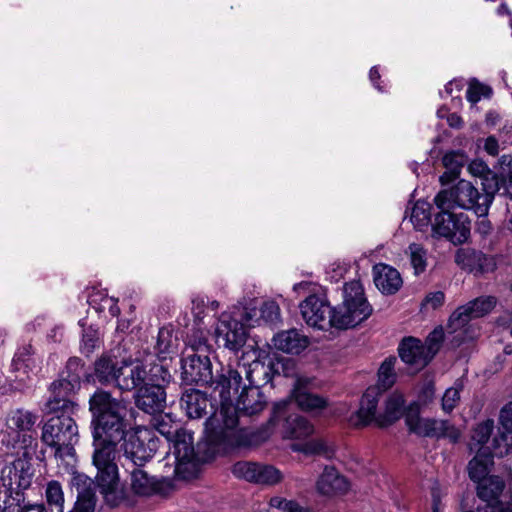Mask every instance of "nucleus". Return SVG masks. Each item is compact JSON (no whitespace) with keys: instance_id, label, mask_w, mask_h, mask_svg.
<instances>
[{"instance_id":"20e7f679","label":"nucleus","mask_w":512,"mask_h":512,"mask_svg":"<svg viewBox=\"0 0 512 512\" xmlns=\"http://www.w3.org/2000/svg\"><path fill=\"white\" fill-rule=\"evenodd\" d=\"M483 193L469 181L461 179L450 189L441 190L434 198L438 209L459 207L465 210H472L477 216L488 215L489 208L495 198L490 189H494V183L486 180Z\"/></svg>"},{"instance_id":"603ef678","label":"nucleus","mask_w":512,"mask_h":512,"mask_svg":"<svg viewBox=\"0 0 512 512\" xmlns=\"http://www.w3.org/2000/svg\"><path fill=\"white\" fill-rule=\"evenodd\" d=\"M46 501L49 505H54L58 511L63 509L64 494L61 484L58 481L52 480L48 482L45 491Z\"/></svg>"},{"instance_id":"423d86ee","label":"nucleus","mask_w":512,"mask_h":512,"mask_svg":"<svg viewBox=\"0 0 512 512\" xmlns=\"http://www.w3.org/2000/svg\"><path fill=\"white\" fill-rule=\"evenodd\" d=\"M372 312L373 308L365 296L363 285L359 280H353L344 284L343 302L334 307L330 321L332 327L346 330L367 320Z\"/></svg>"},{"instance_id":"f03ea898","label":"nucleus","mask_w":512,"mask_h":512,"mask_svg":"<svg viewBox=\"0 0 512 512\" xmlns=\"http://www.w3.org/2000/svg\"><path fill=\"white\" fill-rule=\"evenodd\" d=\"M209 418L205 421L204 438L196 448L193 445V434L181 428L170 438L169 453L175 458L174 475L177 479L188 480L195 476L197 465L213 460L218 454H226L232 450H218L216 444L210 441L212 430Z\"/></svg>"},{"instance_id":"393cba45","label":"nucleus","mask_w":512,"mask_h":512,"mask_svg":"<svg viewBox=\"0 0 512 512\" xmlns=\"http://www.w3.org/2000/svg\"><path fill=\"white\" fill-rule=\"evenodd\" d=\"M498 434L493 438L492 448L497 457L512 453V402L506 404L500 411Z\"/></svg>"},{"instance_id":"9d476101","label":"nucleus","mask_w":512,"mask_h":512,"mask_svg":"<svg viewBox=\"0 0 512 512\" xmlns=\"http://www.w3.org/2000/svg\"><path fill=\"white\" fill-rule=\"evenodd\" d=\"M242 381L241 373L230 367H222L214 374V379L211 381L209 387L219 392L220 410L217 415L220 421L222 418H226L228 423H234V419L231 417V415L234 416L235 414L233 399L238 395L239 389L243 387Z\"/></svg>"},{"instance_id":"f8f14e48","label":"nucleus","mask_w":512,"mask_h":512,"mask_svg":"<svg viewBox=\"0 0 512 512\" xmlns=\"http://www.w3.org/2000/svg\"><path fill=\"white\" fill-rule=\"evenodd\" d=\"M146 463L126 462L125 472L129 475L131 491L137 496L160 495L167 497L174 491L175 485L171 478L157 479L143 467Z\"/></svg>"},{"instance_id":"a18cd8bd","label":"nucleus","mask_w":512,"mask_h":512,"mask_svg":"<svg viewBox=\"0 0 512 512\" xmlns=\"http://www.w3.org/2000/svg\"><path fill=\"white\" fill-rule=\"evenodd\" d=\"M187 345L192 353L209 354L210 346L208 345V332L202 328H193L191 333L187 335Z\"/></svg>"},{"instance_id":"09e8293b","label":"nucleus","mask_w":512,"mask_h":512,"mask_svg":"<svg viewBox=\"0 0 512 512\" xmlns=\"http://www.w3.org/2000/svg\"><path fill=\"white\" fill-rule=\"evenodd\" d=\"M37 416L27 410L17 409L9 419L11 426L20 431H29L35 425Z\"/></svg>"},{"instance_id":"37998d69","label":"nucleus","mask_w":512,"mask_h":512,"mask_svg":"<svg viewBox=\"0 0 512 512\" xmlns=\"http://www.w3.org/2000/svg\"><path fill=\"white\" fill-rule=\"evenodd\" d=\"M292 449L306 455H322L330 458L333 450L322 439H310L303 443L292 445Z\"/></svg>"},{"instance_id":"7ed1b4c3","label":"nucleus","mask_w":512,"mask_h":512,"mask_svg":"<svg viewBox=\"0 0 512 512\" xmlns=\"http://www.w3.org/2000/svg\"><path fill=\"white\" fill-rule=\"evenodd\" d=\"M117 451L94 449L93 465L97 473L93 489L97 488L103 502L110 508H117L129 501V494L120 481L119 469L115 462Z\"/></svg>"},{"instance_id":"4be33fe9","label":"nucleus","mask_w":512,"mask_h":512,"mask_svg":"<svg viewBox=\"0 0 512 512\" xmlns=\"http://www.w3.org/2000/svg\"><path fill=\"white\" fill-rule=\"evenodd\" d=\"M247 328L239 320L223 314L216 327V338L223 346L231 351H239L247 340Z\"/></svg>"},{"instance_id":"864d4df0","label":"nucleus","mask_w":512,"mask_h":512,"mask_svg":"<svg viewBox=\"0 0 512 512\" xmlns=\"http://www.w3.org/2000/svg\"><path fill=\"white\" fill-rule=\"evenodd\" d=\"M410 261L415 274L419 275L426 269V250L418 243L409 245Z\"/></svg>"},{"instance_id":"8fccbe9b","label":"nucleus","mask_w":512,"mask_h":512,"mask_svg":"<svg viewBox=\"0 0 512 512\" xmlns=\"http://www.w3.org/2000/svg\"><path fill=\"white\" fill-rule=\"evenodd\" d=\"M258 463L239 461L232 467V473L235 477L256 483Z\"/></svg>"},{"instance_id":"4d7b16f0","label":"nucleus","mask_w":512,"mask_h":512,"mask_svg":"<svg viewBox=\"0 0 512 512\" xmlns=\"http://www.w3.org/2000/svg\"><path fill=\"white\" fill-rule=\"evenodd\" d=\"M430 206L425 202H417L412 208L411 221L415 226L422 227L430 221Z\"/></svg>"},{"instance_id":"4c0bfd02","label":"nucleus","mask_w":512,"mask_h":512,"mask_svg":"<svg viewBox=\"0 0 512 512\" xmlns=\"http://www.w3.org/2000/svg\"><path fill=\"white\" fill-rule=\"evenodd\" d=\"M246 379L249 386H257L260 389L267 385L274 377V364L271 360L267 364L254 360L248 368L244 367Z\"/></svg>"},{"instance_id":"5fc2aeb1","label":"nucleus","mask_w":512,"mask_h":512,"mask_svg":"<svg viewBox=\"0 0 512 512\" xmlns=\"http://www.w3.org/2000/svg\"><path fill=\"white\" fill-rule=\"evenodd\" d=\"M257 484L273 485L281 480V472L271 465H263L258 463Z\"/></svg>"},{"instance_id":"c03bdc74","label":"nucleus","mask_w":512,"mask_h":512,"mask_svg":"<svg viewBox=\"0 0 512 512\" xmlns=\"http://www.w3.org/2000/svg\"><path fill=\"white\" fill-rule=\"evenodd\" d=\"M33 355L34 350L31 344H25L19 347L12 360L13 369L27 373L35 365Z\"/></svg>"},{"instance_id":"f704fd0d","label":"nucleus","mask_w":512,"mask_h":512,"mask_svg":"<svg viewBox=\"0 0 512 512\" xmlns=\"http://www.w3.org/2000/svg\"><path fill=\"white\" fill-rule=\"evenodd\" d=\"M398 353L403 362L410 365L424 367L428 365L424 345L415 337H405L400 342Z\"/></svg>"},{"instance_id":"39448f33","label":"nucleus","mask_w":512,"mask_h":512,"mask_svg":"<svg viewBox=\"0 0 512 512\" xmlns=\"http://www.w3.org/2000/svg\"><path fill=\"white\" fill-rule=\"evenodd\" d=\"M34 474L33 464L26 457H19L2 468V512L20 511L19 505L25 502V491L31 487Z\"/></svg>"},{"instance_id":"680f3d73","label":"nucleus","mask_w":512,"mask_h":512,"mask_svg":"<svg viewBox=\"0 0 512 512\" xmlns=\"http://www.w3.org/2000/svg\"><path fill=\"white\" fill-rule=\"evenodd\" d=\"M445 300V295L442 291H435L429 293L423 300V305H430L433 309L440 307Z\"/></svg>"},{"instance_id":"a878e982","label":"nucleus","mask_w":512,"mask_h":512,"mask_svg":"<svg viewBox=\"0 0 512 512\" xmlns=\"http://www.w3.org/2000/svg\"><path fill=\"white\" fill-rule=\"evenodd\" d=\"M89 411L92 414V420L100 419L107 415H113L126 412V406L123 401L112 397L111 393L103 389H97L89 399Z\"/></svg>"},{"instance_id":"c756f323","label":"nucleus","mask_w":512,"mask_h":512,"mask_svg":"<svg viewBox=\"0 0 512 512\" xmlns=\"http://www.w3.org/2000/svg\"><path fill=\"white\" fill-rule=\"evenodd\" d=\"M373 279L376 287L385 295L395 294L403 283L398 270L387 264L374 266Z\"/></svg>"},{"instance_id":"473e14b6","label":"nucleus","mask_w":512,"mask_h":512,"mask_svg":"<svg viewBox=\"0 0 512 512\" xmlns=\"http://www.w3.org/2000/svg\"><path fill=\"white\" fill-rule=\"evenodd\" d=\"M404 403L405 401L402 394L397 392L392 393L385 402L384 413L379 415L375 413L373 418L366 425L370 424L372 421H375L380 427H387L393 424L402 416L405 417L407 408L404 409Z\"/></svg>"},{"instance_id":"5701e85b","label":"nucleus","mask_w":512,"mask_h":512,"mask_svg":"<svg viewBox=\"0 0 512 512\" xmlns=\"http://www.w3.org/2000/svg\"><path fill=\"white\" fill-rule=\"evenodd\" d=\"M300 311L303 319L309 326L318 329L332 327L330 316L334 314V307H330L327 300L315 294L309 295L301 304Z\"/></svg>"},{"instance_id":"a211bd4d","label":"nucleus","mask_w":512,"mask_h":512,"mask_svg":"<svg viewBox=\"0 0 512 512\" xmlns=\"http://www.w3.org/2000/svg\"><path fill=\"white\" fill-rule=\"evenodd\" d=\"M48 395L42 406L46 415L74 414L78 410V403L74 400L77 394L58 380H53L48 388Z\"/></svg>"},{"instance_id":"69168bd1","label":"nucleus","mask_w":512,"mask_h":512,"mask_svg":"<svg viewBox=\"0 0 512 512\" xmlns=\"http://www.w3.org/2000/svg\"><path fill=\"white\" fill-rule=\"evenodd\" d=\"M483 86H470L466 91V98L470 103H477L481 99Z\"/></svg>"},{"instance_id":"4468645a","label":"nucleus","mask_w":512,"mask_h":512,"mask_svg":"<svg viewBox=\"0 0 512 512\" xmlns=\"http://www.w3.org/2000/svg\"><path fill=\"white\" fill-rule=\"evenodd\" d=\"M159 439L154 429L136 427L124 439L123 450L127 462L147 463L158 450Z\"/></svg>"},{"instance_id":"2eb2a0df","label":"nucleus","mask_w":512,"mask_h":512,"mask_svg":"<svg viewBox=\"0 0 512 512\" xmlns=\"http://www.w3.org/2000/svg\"><path fill=\"white\" fill-rule=\"evenodd\" d=\"M291 402L282 400L273 405L269 422L278 425L282 422V433L284 438L304 439L312 435L313 425L303 416L290 413Z\"/></svg>"},{"instance_id":"bf43d9fd","label":"nucleus","mask_w":512,"mask_h":512,"mask_svg":"<svg viewBox=\"0 0 512 512\" xmlns=\"http://www.w3.org/2000/svg\"><path fill=\"white\" fill-rule=\"evenodd\" d=\"M459 399H460L459 389L455 388V387L448 388L445 391L443 398H442V409L445 412H451L455 408Z\"/></svg>"},{"instance_id":"ea45409f","label":"nucleus","mask_w":512,"mask_h":512,"mask_svg":"<svg viewBox=\"0 0 512 512\" xmlns=\"http://www.w3.org/2000/svg\"><path fill=\"white\" fill-rule=\"evenodd\" d=\"M442 162L446 171L440 176V182L442 185H448L459 177L467 162V156L462 151H450L443 156Z\"/></svg>"},{"instance_id":"dca6fc26","label":"nucleus","mask_w":512,"mask_h":512,"mask_svg":"<svg viewBox=\"0 0 512 512\" xmlns=\"http://www.w3.org/2000/svg\"><path fill=\"white\" fill-rule=\"evenodd\" d=\"M451 209H439L435 215L433 230L453 244H463L470 236V220L465 213L455 214Z\"/></svg>"},{"instance_id":"774afa93","label":"nucleus","mask_w":512,"mask_h":512,"mask_svg":"<svg viewBox=\"0 0 512 512\" xmlns=\"http://www.w3.org/2000/svg\"><path fill=\"white\" fill-rule=\"evenodd\" d=\"M19 512H47L44 504H23L19 505Z\"/></svg>"},{"instance_id":"7c9ffc66","label":"nucleus","mask_w":512,"mask_h":512,"mask_svg":"<svg viewBox=\"0 0 512 512\" xmlns=\"http://www.w3.org/2000/svg\"><path fill=\"white\" fill-rule=\"evenodd\" d=\"M495 451L488 447H480L476 455L468 463L469 478L479 484L487 479L491 467L494 464Z\"/></svg>"},{"instance_id":"ddd939ff","label":"nucleus","mask_w":512,"mask_h":512,"mask_svg":"<svg viewBox=\"0 0 512 512\" xmlns=\"http://www.w3.org/2000/svg\"><path fill=\"white\" fill-rule=\"evenodd\" d=\"M126 412L91 420L93 444L95 449L117 451V445L125 439L128 432L125 423Z\"/></svg>"},{"instance_id":"f257e3e1","label":"nucleus","mask_w":512,"mask_h":512,"mask_svg":"<svg viewBox=\"0 0 512 512\" xmlns=\"http://www.w3.org/2000/svg\"><path fill=\"white\" fill-rule=\"evenodd\" d=\"M267 397L257 386L243 385L241 393L234 402V423H228L226 418H220L217 412L209 417V425L212 430L209 434L210 441L216 444L219 450H234L249 447L254 444V435L246 428L239 427L240 416H253L267 406Z\"/></svg>"},{"instance_id":"e433bc0d","label":"nucleus","mask_w":512,"mask_h":512,"mask_svg":"<svg viewBox=\"0 0 512 512\" xmlns=\"http://www.w3.org/2000/svg\"><path fill=\"white\" fill-rule=\"evenodd\" d=\"M291 396L297 406L304 411L322 410L327 406V400L309 391V388L301 380H298L292 390Z\"/></svg>"},{"instance_id":"0e129e2a","label":"nucleus","mask_w":512,"mask_h":512,"mask_svg":"<svg viewBox=\"0 0 512 512\" xmlns=\"http://www.w3.org/2000/svg\"><path fill=\"white\" fill-rule=\"evenodd\" d=\"M269 504L273 508L288 512V509H291V505H293V500H287L281 497H272Z\"/></svg>"},{"instance_id":"052dcab7","label":"nucleus","mask_w":512,"mask_h":512,"mask_svg":"<svg viewBox=\"0 0 512 512\" xmlns=\"http://www.w3.org/2000/svg\"><path fill=\"white\" fill-rule=\"evenodd\" d=\"M260 311L266 322L276 323L280 318V308L275 302L264 303Z\"/></svg>"},{"instance_id":"c85d7f7f","label":"nucleus","mask_w":512,"mask_h":512,"mask_svg":"<svg viewBox=\"0 0 512 512\" xmlns=\"http://www.w3.org/2000/svg\"><path fill=\"white\" fill-rule=\"evenodd\" d=\"M92 375L85 369V363L79 357H70L64 368L59 372L56 380L63 383L75 392H79L82 379L91 382Z\"/></svg>"},{"instance_id":"79ce46f5","label":"nucleus","mask_w":512,"mask_h":512,"mask_svg":"<svg viewBox=\"0 0 512 512\" xmlns=\"http://www.w3.org/2000/svg\"><path fill=\"white\" fill-rule=\"evenodd\" d=\"M173 380V376L169 369L160 361L159 363H151L149 370H146L145 385H159L164 391Z\"/></svg>"},{"instance_id":"58836bf2","label":"nucleus","mask_w":512,"mask_h":512,"mask_svg":"<svg viewBox=\"0 0 512 512\" xmlns=\"http://www.w3.org/2000/svg\"><path fill=\"white\" fill-rule=\"evenodd\" d=\"M178 338L174 335L172 327L164 326L158 331L156 342L153 346V354L159 361L171 358L177 350Z\"/></svg>"},{"instance_id":"a19ab883","label":"nucleus","mask_w":512,"mask_h":512,"mask_svg":"<svg viewBox=\"0 0 512 512\" xmlns=\"http://www.w3.org/2000/svg\"><path fill=\"white\" fill-rule=\"evenodd\" d=\"M468 171L475 177H479L481 180V188L484 189V183H487L486 180H491L494 183V189L491 190V194L496 195L500 192L499 185L501 184V179L499 175L490 170L488 165L481 159H475L471 161L468 165Z\"/></svg>"},{"instance_id":"aec40b11","label":"nucleus","mask_w":512,"mask_h":512,"mask_svg":"<svg viewBox=\"0 0 512 512\" xmlns=\"http://www.w3.org/2000/svg\"><path fill=\"white\" fill-rule=\"evenodd\" d=\"M69 484L76 492V501L68 512H95L97 497L92 479L84 473L73 471ZM58 512H63V509Z\"/></svg>"},{"instance_id":"72a5a7b5","label":"nucleus","mask_w":512,"mask_h":512,"mask_svg":"<svg viewBox=\"0 0 512 512\" xmlns=\"http://www.w3.org/2000/svg\"><path fill=\"white\" fill-rule=\"evenodd\" d=\"M316 487L320 494L331 496L346 492L348 482L334 467L326 466L317 481Z\"/></svg>"},{"instance_id":"bb28decb","label":"nucleus","mask_w":512,"mask_h":512,"mask_svg":"<svg viewBox=\"0 0 512 512\" xmlns=\"http://www.w3.org/2000/svg\"><path fill=\"white\" fill-rule=\"evenodd\" d=\"M180 407L188 418L200 419L207 415L208 407L213 408V405L205 392L190 388L182 392Z\"/></svg>"},{"instance_id":"b1692460","label":"nucleus","mask_w":512,"mask_h":512,"mask_svg":"<svg viewBox=\"0 0 512 512\" xmlns=\"http://www.w3.org/2000/svg\"><path fill=\"white\" fill-rule=\"evenodd\" d=\"M166 396V391L161 386L144 384L135 391V405L147 414H161L166 407Z\"/></svg>"},{"instance_id":"de8ad7c7","label":"nucleus","mask_w":512,"mask_h":512,"mask_svg":"<svg viewBox=\"0 0 512 512\" xmlns=\"http://www.w3.org/2000/svg\"><path fill=\"white\" fill-rule=\"evenodd\" d=\"M445 338V333L442 326L436 327L433 331L429 333L425 340L424 349L426 359L428 363L434 358V356L440 350L442 343Z\"/></svg>"},{"instance_id":"13d9d810","label":"nucleus","mask_w":512,"mask_h":512,"mask_svg":"<svg viewBox=\"0 0 512 512\" xmlns=\"http://www.w3.org/2000/svg\"><path fill=\"white\" fill-rule=\"evenodd\" d=\"M152 426L156 431L163 435L167 441L174 436V433H177L178 430L181 429L177 424H172L169 421H166L163 417H154Z\"/></svg>"},{"instance_id":"6e6d98bb","label":"nucleus","mask_w":512,"mask_h":512,"mask_svg":"<svg viewBox=\"0 0 512 512\" xmlns=\"http://www.w3.org/2000/svg\"><path fill=\"white\" fill-rule=\"evenodd\" d=\"M493 429L494 421L487 419L476 426L473 431L472 439L477 442L480 447H485L484 445L489 441Z\"/></svg>"},{"instance_id":"6ab92c4d","label":"nucleus","mask_w":512,"mask_h":512,"mask_svg":"<svg viewBox=\"0 0 512 512\" xmlns=\"http://www.w3.org/2000/svg\"><path fill=\"white\" fill-rule=\"evenodd\" d=\"M455 262L462 270L474 275L493 272L497 267L494 256L471 247L459 248L455 254Z\"/></svg>"},{"instance_id":"cd10ccee","label":"nucleus","mask_w":512,"mask_h":512,"mask_svg":"<svg viewBox=\"0 0 512 512\" xmlns=\"http://www.w3.org/2000/svg\"><path fill=\"white\" fill-rule=\"evenodd\" d=\"M146 368L144 365L137 362L122 361L118 371V378L116 387L121 391H133L142 387L145 382Z\"/></svg>"},{"instance_id":"0eeeda50","label":"nucleus","mask_w":512,"mask_h":512,"mask_svg":"<svg viewBox=\"0 0 512 512\" xmlns=\"http://www.w3.org/2000/svg\"><path fill=\"white\" fill-rule=\"evenodd\" d=\"M495 305V297L481 296L459 306L448 320L447 333L451 336L448 344L456 349L467 340L473 339L475 331L470 322L490 313Z\"/></svg>"},{"instance_id":"9b49d317","label":"nucleus","mask_w":512,"mask_h":512,"mask_svg":"<svg viewBox=\"0 0 512 512\" xmlns=\"http://www.w3.org/2000/svg\"><path fill=\"white\" fill-rule=\"evenodd\" d=\"M405 423L411 432L419 436L447 438L453 444L461 436L460 430L447 420L421 419L419 405L415 402L407 407Z\"/></svg>"},{"instance_id":"49530a36","label":"nucleus","mask_w":512,"mask_h":512,"mask_svg":"<svg viewBox=\"0 0 512 512\" xmlns=\"http://www.w3.org/2000/svg\"><path fill=\"white\" fill-rule=\"evenodd\" d=\"M501 165L502 173L499 175L501 179L500 192L497 194L512 200V156H503Z\"/></svg>"},{"instance_id":"412c9836","label":"nucleus","mask_w":512,"mask_h":512,"mask_svg":"<svg viewBox=\"0 0 512 512\" xmlns=\"http://www.w3.org/2000/svg\"><path fill=\"white\" fill-rule=\"evenodd\" d=\"M505 488L503 479L496 475H491L477 485L478 497L486 502L484 512H512V501L504 504L499 500Z\"/></svg>"},{"instance_id":"1a4fd4ad","label":"nucleus","mask_w":512,"mask_h":512,"mask_svg":"<svg viewBox=\"0 0 512 512\" xmlns=\"http://www.w3.org/2000/svg\"><path fill=\"white\" fill-rule=\"evenodd\" d=\"M397 359L394 356L386 358L379 367L378 381L375 386L367 388L360 400L359 409L350 417V422L355 426H366L373 418L379 401V396L391 388L396 381L394 371Z\"/></svg>"},{"instance_id":"3c124183","label":"nucleus","mask_w":512,"mask_h":512,"mask_svg":"<svg viewBox=\"0 0 512 512\" xmlns=\"http://www.w3.org/2000/svg\"><path fill=\"white\" fill-rule=\"evenodd\" d=\"M99 343V332L98 329L89 326L83 329L82 339L80 344V351L82 354L89 356Z\"/></svg>"},{"instance_id":"e2e57ef3","label":"nucleus","mask_w":512,"mask_h":512,"mask_svg":"<svg viewBox=\"0 0 512 512\" xmlns=\"http://www.w3.org/2000/svg\"><path fill=\"white\" fill-rule=\"evenodd\" d=\"M478 221L475 225V232L478 233L481 237H486L491 233L492 225L491 222L487 219L486 216H477Z\"/></svg>"},{"instance_id":"f3484780","label":"nucleus","mask_w":512,"mask_h":512,"mask_svg":"<svg viewBox=\"0 0 512 512\" xmlns=\"http://www.w3.org/2000/svg\"><path fill=\"white\" fill-rule=\"evenodd\" d=\"M214 379L209 355L203 353H186L181 358V380L186 385L209 387Z\"/></svg>"},{"instance_id":"338daca9","label":"nucleus","mask_w":512,"mask_h":512,"mask_svg":"<svg viewBox=\"0 0 512 512\" xmlns=\"http://www.w3.org/2000/svg\"><path fill=\"white\" fill-rule=\"evenodd\" d=\"M485 122L488 127L495 128L502 122V117L496 111H488L486 113Z\"/></svg>"},{"instance_id":"c9c22d12","label":"nucleus","mask_w":512,"mask_h":512,"mask_svg":"<svg viewBox=\"0 0 512 512\" xmlns=\"http://www.w3.org/2000/svg\"><path fill=\"white\" fill-rule=\"evenodd\" d=\"M272 342L277 350L289 354H299L308 345L307 338L301 335L297 329L278 332L274 335Z\"/></svg>"},{"instance_id":"2f4dec72","label":"nucleus","mask_w":512,"mask_h":512,"mask_svg":"<svg viewBox=\"0 0 512 512\" xmlns=\"http://www.w3.org/2000/svg\"><path fill=\"white\" fill-rule=\"evenodd\" d=\"M120 365L115 357L102 355L94 362L91 382L116 386Z\"/></svg>"},{"instance_id":"6e6552de","label":"nucleus","mask_w":512,"mask_h":512,"mask_svg":"<svg viewBox=\"0 0 512 512\" xmlns=\"http://www.w3.org/2000/svg\"><path fill=\"white\" fill-rule=\"evenodd\" d=\"M73 414L51 415L42 428L41 439L54 449L56 458L74 457V446L79 441L78 426Z\"/></svg>"}]
</instances>
